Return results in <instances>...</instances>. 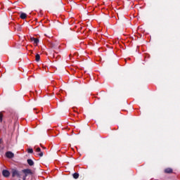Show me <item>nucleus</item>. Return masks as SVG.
<instances>
[{
    "label": "nucleus",
    "instance_id": "6",
    "mask_svg": "<svg viewBox=\"0 0 180 180\" xmlns=\"http://www.w3.org/2000/svg\"><path fill=\"white\" fill-rule=\"evenodd\" d=\"M31 41H33L34 44H39V39L37 38L32 37Z\"/></svg>",
    "mask_w": 180,
    "mask_h": 180
},
{
    "label": "nucleus",
    "instance_id": "1",
    "mask_svg": "<svg viewBox=\"0 0 180 180\" xmlns=\"http://www.w3.org/2000/svg\"><path fill=\"white\" fill-rule=\"evenodd\" d=\"M11 176L15 178H20L22 175L20 174V172L16 169H11Z\"/></svg>",
    "mask_w": 180,
    "mask_h": 180
},
{
    "label": "nucleus",
    "instance_id": "14",
    "mask_svg": "<svg viewBox=\"0 0 180 180\" xmlns=\"http://www.w3.org/2000/svg\"><path fill=\"white\" fill-rule=\"evenodd\" d=\"M2 143V139H0V144Z\"/></svg>",
    "mask_w": 180,
    "mask_h": 180
},
{
    "label": "nucleus",
    "instance_id": "3",
    "mask_svg": "<svg viewBox=\"0 0 180 180\" xmlns=\"http://www.w3.org/2000/svg\"><path fill=\"white\" fill-rule=\"evenodd\" d=\"M6 157H7V158H13V157H15V155L13 154V153L8 151L6 153Z\"/></svg>",
    "mask_w": 180,
    "mask_h": 180
},
{
    "label": "nucleus",
    "instance_id": "5",
    "mask_svg": "<svg viewBox=\"0 0 180 180\" xmlns=\"http://www.w3.org/2000/svg\"><path fill=\"white\" fill-rule=\"evenodd\" d=\"M36 151L37 153H38V155H39V157H43V152H41V149H40V148H37Z\"/></svg>",
    "mask_w": 180,
    "mask_h": 180
},
{
    "label": "nucleus",
    "instance_id": "7",
    "mask_svg": "<svg viewBox=\"0 0 180 180\" xmlns=\"http://www.w3.org/2000/svg\"><path fill=\"white\" fill-rule=\"evenodd\" d=\"M27 164H28L29 165H30V167H33V165H34V162H33V161L32 160V159H28V160H27Z\"/></svg>",
    "mask_w": 180,
    "mask_h": 180
},
{
    "label": "nucleus",
    "instance_id": "11",
    "mask_svg": "<svg viewBox=\"0 0 180 180\" xmlns=\"http://www.w3.org/2000/svg\"><path fill=\"white\" fill-rule=\"evenodd\" d=\"M35 60H36V61H40V55L39 54H37L35 56Z\"/></svg>",
    "mask_w": 180,
    "mask_h": 180
},
{
    "label": "nucleus",
    "instance_id": "2",
    "mask_svg": "<svg viewBox=\"0 0 180 180\" xmlns=\"http://www.w3.org/2000/svg\"><path fill=\"white\" fill-rule=\"evenodd\" d=\"M22 172L24 173V174H25L22 177L23 180H26L27 175H32V170L30 169H22Z\"/></svg>",
    "mask_w": 180,
    "mask_h": 180
},
{
    "label": "nucleus",
    "instance_id": "12",
    "mask_svg": "<svg viewBox=\"0 0 180 180\" xmlns=\"http://www.w3.org/2000/svg\"><path fill=\"white\" fill-rule=\"evenodd\" d=\"M4 119V113L2 112H0V122L2 123V120Z\"/></svg>",
    "mask_w": 180,
    "mask_h": 180
},
{
    "label": "nucleus",
    "instance_id": "8",
    "mask_svg": "<svg viewBox=\"0 0 180 180\" xmlns=\"http://www.w3.org/2000/svg\"><path fill=\"white\" fill-rule=\"evenodd\" d=\"M165 174H172V169L167 168L165 169Z\"/></svg>",
    "mask_w": 180,
    "mask_h": 180
},
{
    "label": "nucleus",
    "instance_id": "13",
    "mask_svg": "<svg viewBox=\"0 0 180 180\" xmlns=\"http://www.w3.org/2000/svg\"><path fill=\"white\" fill-rule=\"evenodd\" d=\"M27 152L30 153V154H32L33 153V149L32 148H29L27 150Z\"/></svg>",
    "mask_w": 180,
    "mask_h": 180
},
{
    "label": "nucleus",
    "instance_id": "4",
    "mask_svg": "<svg viewBox=\"0 0 180 180\" xmlns=\"http://www.w3.org/2000/svg\"><path fill=\"white\" fill-rule=\"evenodd\" d=\"M3 176L6 178H8L11 175V173L8 170H3L2 172Z\"/></svg>",
    "mask_w": 180,
    "mask_h": 180
},
{
    "label": "nucleus",
    "instance_id": "9",
    "mask_svg": "<svg viewBox=\"0 0 180 180\" xmlns=\"http://www.w3.org/2000/svg\"><path fill=\"white\" fill-rule=\"evenodd\" d=\"M20 18L21 19H26V18H27V15H26L25 13H22L20 15Z\"/></svg>",
    "mask_w": 180,
    "mask_h": 180
},
{
    "label": "nucleus",
    "instance_id": "10",
    "mask_svg": "<svg viewBox=\"0 0 180 180\" xmlns=\"http://www.w3.org/2000/svg\"><path fill=\"white\" fill-rule=\"evenodd\" d=\"M73 178L75 179H78V178H79V174H78V173L73 174Z\"/></svg>",
    "mask_w": 180,
    "mask_h": 180
}]
</instances>
